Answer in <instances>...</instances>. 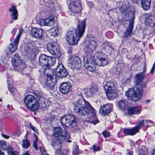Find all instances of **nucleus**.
Wrapping results in <instances>:
<instances>
[{
    "instance_id": "1",
    "label": "nucleus",
    "mask_w": 155,
    "mask_h": 155,
    "mask_svg": "<svg viewBox=\"0 0 155 155\" xmlns=\"http://www.w3.org/2000/svg\"><path fill=\"white\" fill-rule=\"evenodd\" d=\"M81 96L82 99L74 104L73 109L74 112L79 115H87L91 123L94 124L98 123L99 121L95 116V110L88 101L82 98V94Z\"/></svg>"
},
{
    "instance_id": "2",
    "label": "nucleus",
    "mask_w": 155,
    "mask_h": 155,
    "mask_svg": "<svg viewBox=\"0 0 155 155\" xmlns=\"http://www.w3.org/2000/svg\"><path fill=\"white\" fill-rule=\"evenodd\" d=\"M144 76L142 73L137 74L134 78L136 84L135 87L134 89H130L126 93V96L133 101H139L142 97L143 88L146 87V85L143 82Z\"/></svg>"
},
{
    "instance_id": "3",
    "label": "nucleus",
    "mask_w": 155,
    "mask_h": 155,
    "mask_svg": "<svg viewBox=\"0 0 155 155\" xmlns=\"http://www.w3.org/2000/svg\"><path fill=\"white\" fill-rule=\"evenodd\" d=\"M85 24V20H83L79 22L77 30L74 28L67 32L65 38L69 45H74L78 43L80 38L83 36L84 33Z\"/></svg>"
},
{
    "instance_id": "4",
    "label": "nucleus",
    "mask_w": 155,
    "mask_h": 155,
    "mask_svg": "<svg viewBox=\"0 0 155 155\" xmlns=\"http://www.w3.org/2000/svg\"><path fill=\"white\" fill-rule=\"evenodd\" d=\"M93 58L95 63L98 66H104L108 63L107 56L103 52H96L93 56Z\"/></svg>"
},
{
    "instance_id": "5",
    "label": "nucleus",
    "mask_w": 155,
    "mask_h": 155,
    "mask_svg": "<svg viewBox=\"0 0 155 155\" xmlns=\"http://www.w3.org/2000/svg\"><path fill=\"white\" fill-rule=\"evenodd\" d=\"M84 66L89 71L99 74V71L96 70V67L94 64V61L93 60V57H91L90 55L85 56L83 58Z\"/></svg>"
},
{
    "instance_id": "6",
    "label": "nucleus",
    "mask_w": 155,
    "mask_h": 155,
    "mask_svg": "<svg viewBox=\"0 0 155 155\" xmlns=\"http://www.w3.org/2000/svg\"><path fill=\"white\" fill-rule=\"evenodd\" d=\"M47 50L55 59L58 58L61 55L59 45L55 42L48 43Z\"/></svg>"
},
{
    "instance_id": "7",
    "label": "nucleus",
    "mask_w": 155,
    "mask_h": 155,
    "mask_svg": "<svg viewBox=\"0 0 155 155\" xmlns=\"http://www.w3.org/2000/svg\"><path fill=\"white\" fill-rule=\"evenodd\" d=\"M129 24L125 31L124 33L123 37L125 38L128 39L132 35L133 29V25L135 19L134 14L133 12L130 13L129 14Z\"/></svg>"
},
{
    "instance_id": "8",
    "label": "nucleus",
    "mask_w": 155,
    "mask_h": 155,
    "mask_svg": "<svg viewBox=\"0 0 155 155\" xmlns=\"http://www.w3.org/2000/svg\"><path fill=\"white\" fill-rule=\"evenodd\" d=\"M12 64L15 70L21 72L26 68L25 63L20 60L18 54L14 55L12 58Z\"/></svg>"
},
{
    "instance_id": "9",
    "label": "nucleus",
    "mask_w": 155,
    "mask_h": 155,
    "mask_svg": "<svg viewBox=\"0 0 155 155\" xmlns=\"http://www.w3.org/2000/svg\"><path fill=\"white\" fill-rule=\"evenodd\" d=\"M39 61L41 66L49 67L54 64L56 59L53 57L48 56L44 54H42L40 56Z\"/></svg>"
},
{
    "instance_id": "10",
    "label": "nucleus",
    "mask_w": 155,
    "mask_h": 155,
    "mask_svg": "<svg viewBox=\"0 0 155 155\" xmlns=\"http://www.w3.org/2000/svg\"><path fill=\"white\" fill-rule=\"evenodd\" d=\"M97 45L93 38L90 39L88 44L85 48V56L90 55L91 57H93L92 53L96 50Z\"/></svg>"
},
{
    "instance_id": "11",
    "label": "nucleus",
    "mask_w": 155,
    "mask_h": 155,
    "mask_svg": "<svg viewBox=\"0 0 155 155\" xmlns=\"http://www.w3.org/2000/svg\"><path fill=\"white\" fill-rule=\"evenodd\" d=\"M76 118L73 115H69L61 117V123L63 125L66 127L71 126H74L76 124Z\"/></svg>"
},
{
    "instance_id": "12",
    "label": "nucleus",
    "mask_w": 155,
    "mask_h": 155,
    "mask_svg": "<svg viewBox=\"0 0 155 155\" xmlns=\"http://www.w3.org/2000/svg\"><path fill=\"white\" fill-rule=\"evenodd\" d=\"M53 70L51 69L46 68L45 70V73L47 75V80L46 83V85L49 89H52L56 83V79L54 78L50 72Z\"/></svg>"
},
{
    "instance_id": "13",
    "label": "nucleus",
    "mask_w": 155,
    "mask_h": 155,
    "mask_svg": "<svg viewBox=\"0 0 155 155\" xmlns=\"http://www.w3.org/2000/svg\"><path fill=\"white\" fill-rule=\"evenodd\" d=\"M82 93L79 94L80 97L81 98L80 99H82L81 96V94H82V93L85 94L88 97H91L94 96L96 94L98 93V88L97 86H94L91 87L88 89H83L81 90ZM83 97V96H82ZM82 98L85 100L83 97Z\"/></svg>"
},
{
    "instance_id": "14",
    "label": "nucleus",
    "mask_w": 155,
    "mask_h": 155,
    "mask_svg": "<svg viewBox=\"0 0 155 155\" xmlns=\"http://www.w3.org/2000/svg\"><path fill=\"white\" fill-rule=\"evenodd\" d=\"M68 136V134L66 132H62L61 127H58L54 128V135H52V137H58L62 140H64L67 138Z\"/></svg>"
},
{
    "instance_id": "15",
    "label": "nucleus",
    "mask_w": 155,
    "mask_h": 155,
    "mask_svg": "<svg viewBox=\"0 0 155 155\" xmlns=\"http://www.w3.org/2000/svg\"><path fill=\"white\" fill-rule=\"evenodd\" d=\"M56 75L58 77L62 78L66 77L68 74V72L61 64L58 65L55 71Z\"/></svg>"
},
{
    "instance_id": "16",
    "label": "nucleus",
    "mask_w": 155,
    "mask_h": 155,
    "mask_svg": "<svg viewBox=\"0 0 155 155\" xmlns=\"http://www.w3.org/2000/svg\"><path fill=\"white\" fill-rule=\"evenodd\" d=\"M19 42L18 38H15L14 42L7 47L5 51L6 54H9L13 53L17 49Z\"/></svg>"
},
{
    "instance_id": "17",
    "label": "nucleus",
    "mask_w": 155,
    "mask_h": 155,
    "mask_svg": "<svg viewBox=\"0 0 155 155\" xmlns=\"http://www.w3.org/2000/svg\"><path fill=\"white\" fill-rule=\"evenodd\" d=\"M69 60V63L71 65L72 68L78 69L81 67V62L78 57L76 56H72Z\"/></svg>"
},
{
    "instance_id": "18",
    "label": "nucleus",
    "mask_w": 155,
    "mask_h": 155,
    "mask_svg": "<svg viewBox=\"0 0 155 155\" xmlns=\"http://www.w3.org/2000/svg\"><path fill=\"white\" fill-rule=\"evenodd\" d=\"M70 10L71 12L78 13L81 10V6L78 3L75 2L74 0H69Z\"/></svg>"
},
{
    "instance_id": "19",
    "label": "nucleus",
    "mask_w": 155,
    "mask_h": 155,
    "mask_svg": "<svg viewBox=\"0 0 155 155\" xmlns=\"http://www.w3.org/2000/svg\"><path fill=\"white\" fill-rule=\"evenodd\" d=\"M71 90V86L70 83L64 82L61 84L59 87L60 93L66 94L70 92Z\"/></svg>"
},
{
    "instance_id": "20",
    "label": "nucleus",
    "mask_w": 155,
    "mask_h": 155,
    "mask_svg": "<svg viewBox=\"0 0 155 155\" xmlns=\"http://www.w3.org/2000/svg\"><path fill=\"white\" fill-rule=\"evenodd\" d=\"M52 140L51 142V144L53 148L56 150H60L61 147V141L62 140L61 139L58 137H52Z\"/></svg>"
},
{
    "instance_id": "21",
    "label": "nucleus",
    "mask_w": 155,
    "mask_h": 155,
    "mask_svg": "<svg viewBox=\"0 0 155 155\" xmlns=\"http://www.w3.org/2000/svg\"><path fill=\"white\" fill-rule=\"evenodd\" d=\"M31 35L36 39H40L42 37L43 31L39 28H34L31 31Z\"/></svg>"
},
{
    "instance_id": "22",
    "label": "nucleus",
    "mask_w": 155,
    "mask_h": 155,
    "mask_svg": "<svg viewBox=\"0 0 155 155\" xmlns=\"http://www.w3.org/2000/svg\"><path fill=\"white\" fill-rule=\"evenodd\" d=\"M112 107V104H107L101 107L100 110V113L103 115H108L110 113Z\"/></svg>"
},
{
    "instance_id": "23",
    "label": "nucleus",
    "mask_w": 155,
    "mask_h": 155,
    "mask_svg": "<svg viewBox=\"0 0 155 155\" xmlns=\"http://www.w3.org/2000/svg\"><path fill=\"white\" fill-rule=\"evenodd\" d=\"M141 108L138 107H133L129 108L127 110V114L129 115H133L139 114L141 111Z\"/></svg>"
},
{
    "instance_id": "24",
    "label": "nucleus",
    "mask_w": 155,
    "mask_h": 155,
    "mask_svg": "<svg viewBox=\"0 0 155 155\" xmlns=\"http://www.w3.org/2000/svg\"><path fill=\"white\" fill-rule=\"evenodd\" d=\"M9 11L11 13V16L12 19L17 20L18 19V12L15 5H12L9 8Z\"/></svg>"
},
{
    "instance_id": "25",
    "label": "nucleus",
    "mask_w": 155,
    "mask_h": 155,
    "mask_svg": "<svg viewBox=\"0 0 155 155\" xmlns=\"http://www.w3.org/2000/svg\"><path fill=\"white\" fill-rule=\"evenodd\" d=\"M37 100L34 96L31 95H28L24 99V101L27 107L32 103H34Z\"/></svg>"
},
{
    "instance_id": "26",
    "label": "nucleus",
    "mask_w": 155,
    "mask_h": 155,
    "mask_svg": "<svg viewBox=\"0 0 155 155\" xmlns=\"http://www.w3.org/2000/svg\"><path fill=\"white\" fill-rule=\"evenodd\" d=\"M105 92L109 100L115 98L117 96V93L114 89L106 91Z\"/></svg>"
},
{
    "instance_id": "27",
    "label": "nucleus",
    "mask_w": 155,
    "mask_h": 155,
    "mask_svg": "<svg viewBox=\"0 0 155 155\" xmlns=\"http://www.w3.org/2000/svg\"><path fill=\"white\" fill-rule=\"evenodd\" d=\"M151 0H141V5L143 9L145 11L148 10L150 7Z\"/></svg>"
},
{
    "instance_id": "28",
    "label": "nucleus",
    "mask_w": 155,
    "mask_h": 155,
    "mask_svg": "<svg viewBox=\"0 0 155 155\" xmlns=\"http://www.w3.org/2000/svg\"><path fill=\"white\" fill-rule=\"evenodd\" d=\"M103 48L106 52L110 54H112L114 51V48L110 43L104 44Z\"/></svg>"
},
{
    "instance_id": "29",
    "label": "nucleus",
    "mask_w": 155,
    "mask_h": 155,
    "mask_svg": "<svg viewBox=\"0 0 155 155\" xmlns=\"http://www.w3.org/2000/svg\"><path fill=\"white\" fill-rule=\"evenodd\" d=\"M145 23L147 25L153 27L155 25V19L153 17H149L146 18L145 21Z\"/></svg>"
},
{
    "instance_id": "30",
    "label": "nucleus",
    "mask_w": 155,
    "mask_h": 155,
    "mask_svg": "<svg viewBox=\"0 0 155 155\" xmlns=\"http://www.w3.org/2000/svg\"><path fill=\"white\" fill-rule=\"evenodd\" d=\"M27 107L30 110L35 111L37 110L39 107V104L38 100L34 103H32L31 105L28 106Z\"/></svg>"
},
{
    "instance_id": "31",
    "label": "nucleus",
    "mask_w": 155,
    "mask_h": 155,
    "mask_svg": "<svg viewBox=\"0 0 155 155\" xmlns=\"http://www.w3.org/2000/svg\"><path fill=\"white\" fill-rule=\"evenodd\" d=\"M35 94L38 99L39 101H41L42 104L43 103L45 104V102L44 96L42 94V92L37 91L35 92Z\"/></svg>"
},
{
    "instance_id": "32",
    "label": "nucleus",
    "mask_w": 155,
    "mask_h": 155,
    "mask_svg": "<svg viewBox=\"0 0 155 155\" xmlns=\"http://www.w3.org/2000/svg\"><path fill=\"white\" fill-rule=\"evenodd\" d=\"M104 88L105 91L114 89V84L111 81L105 82L104 83Z\"/></svg>"
},
{
    "instance_id": "33",
    "label": "nucleus",
    "mask_w": 155,
    "mask_h": 155,
    "mask_svg": "<svg viewBox=\"0 0 155 155\" xmlns=\"http://www.w3.org/2000/svg\"><path fill=\"white\" fill-rule=\"evenodd\" d=\"M27 49L26 51L28 52H31L34 53L35 51L36 48L35 45L34 43H29L26 46Z\"/></svg>"
},
{
    "instance_id": "34",
    "label": "nucleus",
    "mask_w": 155,
    "mask_h": 155,
    "mask_svg": "<svg viewBox=\"0 0 155 155\" xmlns=\"http://www.w3.org/2000/svg\"><path fill=\"white\" fill-rule=\"evenodd\" d=\"M124 133L126 135H133L137 133L134 127L131 129H124Z\"/></svg>"
},
{
    "instance_id": "35",
    "label": "nucleus",
    "mask_w": 155,
    "mask_h": 155,
    "mask_svg": "<svg viewBox=\"0 0 155 155\" xmlns=\"http://www.w3.org/2000/svg\"><path fill=\"white\" fill-rule=\"evenodd\" d=\"M55 17L53 15L50 16L48 19H46V26H52L55 23Z\"/></svg>"
},
{
    "instance_id": "36",
    "label": "nucleus",
    "mask_w": 155,
    "mask_h": 155,
    "mask_svg": "<svg viewBox=\"0 0 155 155\" xmlns=\"http://www.w3.org/2000/svg\"><path fill=\"white\" fill-rule=\"evenodd\" d=\"M118 103L119 107L122 109L126 108L127 106V102L124 99L120 101Z\"/></svg>"
},
{
    "instance_id": "37",
    "label": "nucleus",
    "mask_w": 155,
    "mask_h": 155,
    "mask_svg": "<svg viewBox=\"0 0 155 155\" xmlns=\"http://www.w3.org/2000/svg\"><path fill=\"white\" fill-rule=\"evenodd\" d=\"M58 29L57 27H54L50 30V34L52 36L56 37L58 36Z\"/></svg>"
},
{
    "instance_id": "38",
    "label": "nucleus",
    "mask_w": 155,
    "mask_h": 155,
    "mask_svg": "<svg viewBox=\"0 0 155 155\" xmlns=\"http://www.w3.org/2000/svg\"><path fill=\"white\" fill-rule=\"evenodd\" d=\"M144 120H143L141 121H139L138 122V124L134 127L137 133H138L139 131V130L144 126Z\"/></svg>"
},
{
    "instance_id": "39",
    "label": "nucleus",
    "mask_w": 155,
    "mask_h": 155,
    "mask_svg": "<svg viewBox=\"0 0 155 155\" xmlns=\"http://www.w3.org/2000/svg\"><path fill=\"white\" fill-rule=\"evenodd\" d=\"M124 66V64L123 62H118L116 65V68L117 71L118 72L119 74L121 72L122 69H123Z\"/></svg>"
},
{
    "instance_id": "40",
    "label": "nucleus",
    "mask_w": 155,
    "mask_h": 155,
    "mask_svg": "<svg viewBox=\"0 0 155 155\" xmlns=\"http://www.w3.org/2000/svg\"><path fill=\"white\" fill-rule=\"evenodd\" d=\"M22 145L24 148L27 149L30 146V142L26 139L22 140Z\"/></svg>"
},
{
    "instance_id": "41",
    "label": "nucleus",
    "mask_w": 155,
    "mask_h": 155,
    "mask_svg": "<svg viewBox=\"0 0 155 155\" xmlns=\"http://www.w3.org/2000/svg\"><path fill=\"white\" fill-rule=\"evenodd\" d=\"M0 147L3 150H6V142L3 140H0Z\"/></svg>"
},
{
    "instance_id": "42",
    "label": "nucleus",
    "mask_w": 155,
    "mask_h": 155,
    "mask_svg": "<svg viewBox=\"0 0 155 155\" xmlns=\"http://www.w3.org/2000/svg\"><path fill=\"white\" fill-rule=\"evenodd\" d=\"M78 147L77 145H75L74 146V150L73 151V155H78L79 153L78 152Z\"/></svg>"
},
{
    "instance_id": "43",
    "label": "nucleus",
    "mask_w": 155,
    "mask_h": 155,
    "mask_svg": "<svg viewBox=\"0 0 155 155\" xmlns=\"http://www.w3.org/2000/svg\"><path fill=\"white\" fill-rule=\"evenodd\" d=\"M92 149L94 152L98 151L100 150V148L99 146H97L96 145H94L92 147Z\"/></svg>"
},
{
    "instance_id": "44",
    "label": "nucleus",
    "mask_w": 155,
    "mask_h": 155,
    "mask_svg": "<svg viewBox=\"0 0 155 155\" xmlns=\"http://www.w3.org/2000/svg\"><path fill=\"white\" fill-rule=\"evenodd\" d=\"M37 140L38 137L35 136V140L33 142V146L36 150H38V149L37 143Z\"/></svg>"
},
{
    "instance_id": "45",
    "label": "nucleus",
    "mask_w": 155,
    "mask_h": 155,
    "mask_svg": "<svg viewBox=\"0 0 155 155\" xmlns=\"http://www.w3.org/2000/svg\"><path fill=\"white\" fill-rule=\"evenodd\" d=\"M40 24L41 25H46V19L45 20L43 19H40L39 20Z\"/></svg>"
},
{
    "instance_id": "46",
    "label": "nucleus",
    "mask_w": 155,
    "mask_h": 155,
    "mask_svg": "<svg viewBox=\"0 0 155 155\" xmlns=\"http://www.w3.org/2000/svg\"><path fill=\"white\" fill-rule=\"evenodd\" d=\"M29 126L31 129L33 131L35 132L36 133L38 132V130L35 127L33 126L30 123L29 124Z\"/></svg>"
},
{
    "instance_id": "47",
    "label": "nucleus",
    "mask_w": 155,
    "mask_h": 155,
    "mask_svg": "<svg viewBox=\"0 0 155 155\" xmlns=\"http://www.w3.org/2000/svg\"><path fill=\"white\" fill-rule=\"evenodd\" d=\"M104 136L105 137H108L110 136V134L109 132L107 131H104L102 132Z\"/></svg>"
},
{
    "instance_id": "48",
    "label": "nucleus",
    "mask_w": 155,
    "mask_h": 155,
    "mask_svg": "<svg viewBox=\"0 0 155 155\" xmlns=\"http://www.w3.org/2000/svg\"><path fill=\"white\" fill-rule=\"evenodd\" d=\"M23 31V30L22 29H20V31H19V33L17 35L16 37L15 38H18L19 41V40H20V38L21 37V34H22V32Z\"/></svg>"
},
{
    "instance_id": "49",
    "label": "nucleus",
    "mask_w": 155,
    "mask_h": 155,
    "mask_svg": "<svg viewBox=\"0 0 155 155\" xmlns=\"http://www.w3.org/2000/svg\"><path fill=\"white\" fill-rule=\"evenodd\" d=\"M13 148L11 146L8 147L7 151L8 153H11V152H13Z\"/></svg>"
},
{
    "instance_id": "50",
    "label": "nucleus",
    "mask_w": 155,
    "mask_h": 155,
    "mask_svg": "<svg viewBox=\"0 0 155 155\" xmlns=\"http://www.w3.org/2000/svg\"><path fill=\"white\" fill-rule=\"evenodd\" d=\"M121 52L122 54H126L128 52V50L126 48H123Z\"/></svg>"
},
{
    "instance_id": "51",
    "label": "nucleus",
    "mask_w": 155,
    "mask_h": 155,
    "mask_svg": "<svg viewBox=\"0 0 155 155\" xmlns=\"http://www.w3.org/2000/svg\"><path fill=\"white\" fill-rule=\"evenodd\" d=\"M155 63H154L153 64V66L151 69V70L150 71V73H153L154 70L155 69Z\"/></svg>"
},
{
    "instance_id": "52",
    "label": "nucleus",
    "mask_w": 155,
    "mask_h": 155,
    "mask_svg": "<svg viewBox=\"0 0 155 155\" xmlns=\"http://www.w3.org/2000/svg\"><path fill=\"white\" fill-rule=\"evenodd\" d=\"M127 153L126 155H133V152L131 151H130L128 150H127Z\"/></svg>"
},
{
    "instance_id": "53",
    "label": "nucleus",
    "mask_w": 155,
    "mask_h": 155,
    "mask_svg": "<svg viewBox=\"0 0 155 155\" xmlns=\"http://www.w3.org/2000/svg\"><path fill=\"white\" fill-rule=\"evenodd\" d=\"M1 135L2 136L5 138L8 139L9 138V136H7L4 134H2Z\"/></svg>"
},
{
    "instance_id": "54",
    "label": "nucleus",
    "mask_w": 155,
    "mask_h": 155,
    "mask_svg": "<svg viewBox=\"0 0 155 155\" xmlns=\"http://www.w3.org/2000/svg\"><path fill=\"white\" fill-rule=\"evenodd\" d=\"M18 153L15 151H13L11 152V155H17Z\"/></svg>"
},
{
    "instance_id": "55",
    "label": "nucleus",
    "mask_w": 155,
    "mask_h": 155,
    "mask_svg": "<svg viewBox=\"0 0 155 155\" xmlns=\"http://www.w3.org/2000/svg\"><path fill=\"white\" fill-rule=\"evenodd\" d=\"M16 31H17V29H13L12 31V33L13 35H15L16 32Z\"/></svg>"
},
{
    "instance_id": "56",
    "label": "nucleus",
    "mask_w": 155,
    "mask_h": 155,
    "mask_svg": "<svg viewBox=\"0 0 155 155\" xmlns=\"http://www.w3.org/2000/svg\"><path fill=\"white\" fill-rule=\"evenodd\" d=\"M39 149L41 152H43L45 151V150L43 148L40 147Z\"/></svg>"
},
{
    "instance_id": "57",
    "label": "nucleus",
    "mask_w": 155,
    "mask_h": 155,
    "mask_svg": "<svg viewBox=\"0 0 155 155\" xmlns=\"http://www.w3.org/2000/svg\"><path fill=\"white\" fill-rule=\"evenodd\" d=\"M56 155H63L62 153L60 152H57L56 153Z\"/></svg>"
},
{
    "instance_id": "58",
    "label": "nucleus",
    "mask_w": 155,
    "mask_h": 155,
    "mask_svg": "<svg viewBox=\"0 0 155 155\" xmlns=\"http://www.w3.org/2000/svg\"><path fill=\"white\" fill-rule=\"evenodd\" d=\"M21 155H30L28 152L27 151L24 154H22Z\"/></svg>"
},
{
    "instance_id": "59",
    "label": "nucleus",
    "mask_w": 155,
    "mask_h": 155,
    "mask_svg": "<svg viewBox=\"0 0 155 155\" xmlns=\"http://www.w3.org/2000/svg\"><path fill=\"white\" fill-rule=\"evenodd\" d=\"M9 90V91H10V92L12 93V92L13 91V90H14L13 89H10L9 88V87H8Z\"/></svg>"
},
{
    "instance_id": "60",
    "label": "nucleus",
    "mask_w": 155,
    "mask_h": 155,
    "mask_svg": "<svg viewBox=\"0 0 155 155\" xmlns=\"http://www.w3.org/2000/svg\"><path fill=\"white\" fill-rule=\"evenodd\" d=\"M0 155H4V153L0 150Z\"/></svg>"
},
{
    "instance_id": "61",
    "label": "nucleus",
    "mask_w": 155,
    "mask_h": 155,
    "mask_svg": "<svg viewBox=\"0 0 155 155\" xmlns=\"http://www.w3.org/2000/svg\"><path fill=\"white\" fill-rule=\"evenodd\" d=\"M152 155H155V150L153 151V153H152Z\"/></svg>"
},
{
    "instance_id": "62",
    "label": "nucleus",
    "mask_w": 155,
    "mask_h": 155,
    "mask_svg": "<svg viewBox=\"0 0 155 155\" xmlns=\"http://www.w3.org/2000/svg\"><path fill=\"white\" fill-rule=\"evenodd\" d=\"M10 106V105L9 104H8L7 105V107L8 108H9V107Z\"/></svg>"
},
{
    "instance_id": "63",
    "label": "nucleus",
    "mask_w": 155,
    "mask_h": 155,
    "mask_svg": "<svg viewBox=\"0 0 155 155\" xmlns=\"http://www.w3.org/2000/svg\"><path fill=\"white\" fill-rule=\"evenodd\" d=\"M68 52L70 54H71V50L69 51Z\"/></svg>"
},
{
    "instance_id": "64",
    "label": "nucleus",
    "mask_w": 155,
    "mask_h": 155,
    "mask_svg": "<svg viewBox=\"0 0 155 155\" xmlns=\"http://www.w3.org/2000/svg\"><path fill=\"white\" fill-rule=\"evenodd\" d=\"M150 101L149 100H147L146 101V102L147 103H149V102H150Z\"/></svg>"
}]
</instances>
